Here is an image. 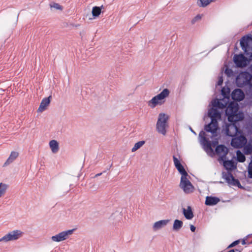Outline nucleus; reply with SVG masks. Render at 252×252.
I'll return each instance as SVG.
<instances>
[{
	"label": "nucleus",
	"instance_id": "obj_1",
	"mask_svg": "<svg viewBox=\"0 0 252 252\" xmlns=\"http://www.w3.org/2000/svg\"><path fill=\"white\" fill-rule=\"evenodd\" d=\"M208 116L211 119V122L205 126L204 129L214 134L218 129V120H220L221 115L216 108L213 107L209 110Z\"/></svg>",
	"mask_w": 252,
	"mask_h": 252
},
{
	"label": "nucleus",
	"instance_id": "obj_2",
	"mask_svg": "<svg viewBox=\"0 0 252 252\" xmlns=\"http://www.w3.org/2000/svg\"><path fill=\"white\" fill-rule=\"evenodd\" d=\"M170 92L167 89H164L160 94L153 97L148 102V106L154 108L157 105H161L165 101V98L169 95Z\"/></svg>",
	"mask_w": 252,
	"mask_h": 252
},
{
	"label": "nucleus",
	"instance_id": "obj_3",
	"mask_svg": "<svg viewBox=\"0 0 252 252\" xmlns=\"http://www.w3.org/2000/svg\"><path fill=\"white\" fill-rule=\"evenodd\" d=\"M242 49L250 60L252 59V37L251 35L243 36L240 40Z\"/></svg>",
	"mask_w": 252,
	"mask_h": 252
},
{
	"label": "nucleus",
	"instance_id": "obj_4",
	"mask_svg": "<svg viewBox=\"0 0 252 252\" xmlns=\"http://www.w3.org/2000/svg\"><path fill=\"white\" fill-rule=\"evenodd\" d=\"M169 116L164 113H160L156 125V127L159 133L165 135L166 133V128L168 127Z\"/></svg>",
	"mask_w": 252,
	"mask_h": 252
},
{
	"label": "nucleus",
	"instance_id": "obj_5",
	"mask_svg": "<svg viewBox=\"0 0 252 252\" xmlns=\"http://www.w3.org/2000/svg\"><path fill=\"white\" fill-rule=\"evenodd\" d=\"M188 175H182L181 178L180 187L186 193L192 192L193 191L194 187L190 182L187 179Z\"/></svg>",
	"mask_w": 252,
	"mask_h": 252
},
{
	"label": "nucleus",
	"instance_id": "obj_6",
	"mask_svg": "<svg viewBox=\"0 0 252 252\" xmlns=\"http://www.w3.org/2000/svg\"><path fill=\"white\" fill-rule=\"evenodd\" d=\"M23 233L21 231L19 230L12 231L2 237L0 239V241L8 242L17 240L22 236Z\"/></svg>",
	"mask_w": 252,
	"mask_h": 252
},
{
	"label": "nucleus",
	"instance_id": "obj_7",
	"mask_svg": "<svg viewBox=\"0 0 252 252\" xmlns=\"http://www.w3.org/2000/svg\"><path fill=\"white\" fill-rule=\"evenodd\" d=\"M247 142V139L244 135H240L234 137L231 141V145L236 148H241L243 147Z\"/></svg>",
	"mask_w": 252,
	"mask_h": 252
},
{
	"label": "nucleus",
	"instance_id": "obj_8",
	"mask_svg": "<svg viewBox=\"0 0 252 252\" xmlns=\"http://www.w3.org/2000/svg\"><path fill=\"white\" fill-rule=\"evenodd\" d=\"M74 229L68 230L65 231H63L58 234L53 236L51 239L54 242H60L66 240L68 236L72 234Z\"/></svg>",
	"mask_w": 252,
	"mask_h": 252
},
{
	"label": "nucleus",
	"instance_id": "obj_9",
	"mask_svg": "<svg viewBox=\"0 0 252 252\" xmlns=\"http://www.w3.org/2000/svg\"><path fill=\"white\" fill-rule=\"evenodd\" d=\"M225 131L227 135L234 137L239 132V128L235 123H232L226 125Z\"/></svg>",
	"mask_w": 252,
	"mask_h": 252
},
{
	"label": "nucleus",
	"instance_id": "obj_10",
	"mask_svg": "<svg viewBox=\"0 0 252 252\" xmlns=\"http://www.w3.org/2000/svg\"><path fill=\"white\" fill-rule=\"evenodd\" d=\"M215 151L221 160H224L226 159V156L228 153V149L226 147L223 145H218L217 146Z\"/></svg>",
	"mask_w": 252,
	"mask_h": 252
},
{
	"label": "nucleus",
	"instance_id": "obj_11",
	"mask_svg": "<svg viewBox=\"0 0 252 252\" xmlns=\"http://www.w3.org/2000/svg\"><path fill=\"white\" fill-rule=\"evenodd\" d=\"M234 62L238 67H244L247 64V59L243 54L235 55Z\"/></svg>",
	"mask_w": 252,
	"mask_h": 252
},
{
	"label": "nucleus",
	"instance_id": "obj_12",
	"mask_svg": "<svg viewBox=\"0 0 252 252\" xmlns=\"http://www.w3.org/2000/svg\"><path fill=\"white\" fill-rule=\"evenodd\" d=\"M222 177L229 184L235 186L240 184V182L238 180L235 179L230 172L223 173Z\"/></svg>",
	"mask_w": 252,
	"mask_h": 252
},
{
	"label": "nucleus",
	"instance_id": "obj_13",
	"mask_svg": "<svg viewBox=\"0 0 252 252\" xmlns=\"http://www.w3.org/2000/svg\"><path fill=\"white\" fill-rule=\"evenodd\" d=\"M232 98L237 101H240L242 100L244 97L245 94L243 92L239 89L234 90L231 94Z\"/></svg>",
	"mask_w": 252,
	"mask_h": 252
},
{
	"label": "nucleus",
	"instance_id": "obj_14",
	"mask_svg": "<svg viewBox=\"0 0 252 252\" xmlns=\"http://www.w3.org/2000/svg\"><path fill=\"white\" fill-rule=\"evenodd\" d=\"M175 166L182 175H188V173L182 166L179 159L175 156L173 157Z\"/></svg>",
	"mask_w": 252,
	"mask_h": 252
},
{
	"label": "nucleus",
	"instance_id": "obj_15",
	"mask_svg": "<svg viewBox=\"0 0 252 252\" xmlns=\"http://www.w3.org/2000/svg\"><path fill=\"white\" fill-rule=\"evenodd\" d=\"M51 98V96L50 95L48 97L44 98L39 105V107L38 108L37 111L39 112H42L44 111L46 107L49 105L50 103V98Z\"/></svg>",
	"mask_w": 252,
	"mask_h": 252
},
{
	"label": "nucleus",
	"instance_id": "obj_16",
	"mask_svg": "<svg viewBox=\"0 0 252 252\" xmlns=\"http://www.w3.org/2000/svg\"><path fill=\"white\" fill-rule=\"evenodd\" d=\"M19 156V153L17 152L12 151L11 152L10 155L8 158L7 159L6 161L3 164V166H6L13 161H14L16 158Z\"/></svg>",
	"mask_w": 252,
	"mask_h": 252
},
{
	"label": "nucleus",
	"instance_id": "obj_17",
	"mask_svg": "<svg viewBox=\"0 0 252 252\" xmlns=\"http://www.w3.org/2000/svg\"><path fill=\"white\" fill-rule=\"evenodd\" d=\"M228 120L232 123H235L243 119V117L238 114V112L228 115Z\"/></svg>",
	"mask_w": 252,
	"mask_h": 252
},
{
	"label": "nucleus",
	"instance_id": "obj_18",
	"mask_svg": "<svg viewBox=\"0 0 252 252\" xmlns=\"http://www.w3.org/2000/svg\"><path fill=\"white\" fill-rule=\"evenodd\" d=\"M220 199L216 197L207 196L206 198L205 204L207 205H214L217 204Z\"/></svg>",
	"mask_w": 252,
	"mask_h": 252
},
{
	"label": "nucleus",
	"instance_id": "obj_19",
	"mask_svg": "<svg viewBox=\"0 0 252 252\" xmlns=\"http://www.w3.org/2000/svg\"><path fill=\"white\" fill-rule=\"evenodd\" d=\"M168 221L169 220H161L157 221L154 224L153 228L155 230H158L162 228L163 226L166 225Z\"/></svg>",
	"mask_w": 252,
	"mask_h": 252
},
{
	"label": "nucleus",
	"instance_id": "obj_20",
	"mask_svg": "<svg viewBox=\"0 0 252 252\" xmlns=\"http://www.w3.org/2000/svg\"><path fill=\"white\" fill-rule=\"evenodd\" d=\"M183 214L185 217L188 220H191L193 217V214L190 206H188L187 209L183 208Z\"/></svg>",
	"mask_w": 252,
	"mask_h": 252
},
{
	"label": "nucleus",
	"instance_id": "obj_21",
	"mask_svg": "<svg viewBox=\"0 0 252 252\" xmlns=\"http://www.w3.org/2000/svg\"><path fill=\"white\" fill-rule=\"evenodd\" d=\"M49 146L53 153H56L59 150L58 142L55 140H52L49 142Z\"/></svg>",
	"mask_w": 252,
	"mask_h": 252
},
{
	"label": "nucleus",
	"instance_id": "obj_22",
	"mask_svg": "<svg viewBox=\"0 0 252 252\" xmlns=\"http://www.w3.org/2000/svg\"><path fill=\"white\" fill-rule=\"evenodd\" d=\"M203 143L205 147V150L207 153L209 152L212 153L213 152L211 142L205 137H203Z\"/></svg>",
	"mask_w": 252,
	"mask_h": 252
},
{
	"label": "nucleus",
	"instance_id": "obj_23",
	"mask_svg": "<svg viewBox=\"0 0 252 252\" xmlns=\"http://www.w3.org/2000/svg\"><path fill=\"white\" fill-rule=\"evenodd\" d=\"M238 109V108L237 106L230 104L226 108V115L228 116L233 113H237Z\"/></svg>",
	"mask_w": 252,
	"mask_h": 252
},
{
	"label": "nucleus",
	"instance_id": "obj_24",
	"mask_svg": "<svg viewBox=\"0 0 252 252\" xmlns=\"http://www.w3.org/2000/svg\"><path fill=\"white\" fill-rule=\"evenodd\" d=\"M223 161V165L227 170H232L233 168L236 167L234 162L232 160H225Z\"/></svg>",
	"mask_w": 252,
	"mask_h": 252
},
{
	"label": "nucleus",
	"instance_id": "obj_25",
	"mask_svg": "<svg viewBox=\"0 0 252 252\" xmlns=\"http://www.w3.org/2000/svg\"><path fill=\"white\" fill-rule=\"evenodd\" d=\"M103 7V5L101 7L94 6L92 8V15L94 17H98L101 12V8Z\"/></svg>",
	"mask_w": 252,
	"mask_h": 252
},
{
	"label": "nucleus",
	"instance_id": "obj_26",
	"mask_svg": "<svg viewBox=\"0 0 252 252\" xmlns=\"http://www.w3.org/2000/svg\"><path fill=\"white\" fill-rule=\"evenodd\" d=\"M183 225V223L182 221L178 220H175L173 223V228L174 230H179L181 228Z\"/></svg>",
	"mask_w": 252,
	"mask_h": 252
},
{
	"label": "nucleus",
	"instance_id": "obj_27",
	"mask_svg": "<svg viewBox=\"0 0 252 252\" xmlns=\"http://www.w3.org/2000/svg\"><path fill=\"white\" fill-rule=\"evenodd\" d=\"M244 153L246 155H250L252 154V144L248 143L246 144L244 147Z\"/></svg>",
	"mask_w": 252,
	"mask_h": 252
},
{
	"label": "nucleus",
	"instance_id": "obj_28",
	"mask_svg": "<svg viewBox=\"0 0 252 252\" xmlns=\"http://www.w3.org/2000/svg\"><path fill=\"white\" fill-rule=\"evenodd\" d=\"M214 1H215V0H198L197 3L200 7H205L209 4L211 2Z\"/></svg>",
	"mask_w": 252,
	"mask_h": 252
},
{
	"label": "nucleus",
	"instance_id": "obj_29",
	"mask_svg": "<svg viewBox=\"0 0 252 252\" xmlns=\"http://www.w3.org/2000/svg\"><path fill=\"white\" fill-rule=\"evenodd\" d=\"M237 155V159L239 162H243L246 160V157L245 155L241 153V152L239 150L237 151L236 152Z\"/></svg>",
	"mask_w": 252,
	"mask_h": 252
},
{
	"label": "nucleus",
	"instance_id": "obj_30",
	"mask_svg": "<svg viewBox=\"0 0 252 252\" xmlns=\"http://www.w3.org/2000/svg\"><path fill=\"white\" fill-rule=\"evenodd\" d=\"M212 105L214 107H218L219 108H223L225 107V105L223 104L220 100L216 99L212 103Z\"/></svg>",
	"mask_w": 252,
	"mask_h": 252
},
{
	"label": "nucleus",
	"instance_id": "obj_31",
	"mask_svg": "<svg viewBox=\"0 0 252 252\" xmlns=\"http://www.w3.org/2000/svg\"><path fill=\"white\" fill-rule=\"evenodd\" d=\"M144 143H145L144 141H139V142L136 143L135 144L134 146H133V147L132 148L131 151L132 152H135L138 149L140 148L144 144Z\"/></svg>",
	"mask_w": 252,
	"mask_h": 252
},
{
	"label": "nucleus",
	"instance_id": "obj_32",
	"mask_svg": "<svg viewBox=\"0 0 252 252\" xmlns=\"http://www.w3.org/2000/svg\"><path fill=\"white\" fill-rule=\"evenodd\" d=\"M7 189V185L2 183H0V197L5 193Z\"/></svg>",
	"mask_w": 252,
	"mask_h": 252
},
{
	"label": "nucleus",
	"instance_id": "obj_33",
	"mask_svg": "<svg viewBox=\"0 0 252 252\" xmlns=\"http://www.w3.org/2000/svg\"><path fill=\"white\" fill-rule=\"evenodd\" d=\"M50 5L51 8H54L58 10H62L63 9L62 6L57 3L54 2L53 3H51Z\"/></svg>",
	"mask_w": 252,
	"mask_h": 252
},
{
	"label": "nucleus",
	"instance_id": "obj_34",
	"mask_svg": "<svg viewBox=\"0 0 252 252\" xmlns=\"http://www.w3.org/2000/svg\"><path fill=\"white\" fill-rule=\"evenodd\" d=\"M248 176L250 178H252V160L250 163L248 167Z\"/></svg>",
	"mask_w": 252,
	"mask_h": 252
},
{
	"label": "nucleus",
	"instance_id": "obj_35",
	"mask_svg": "<svg viewBox=\"0 0 252 252\" xmlns=\"http://www.w3.org/2000/svg\"><path fill=\"white\" fill-rule=\"evenodd\" d=\"M250 236H251V235H248L246 237L244 238L243 239L241 240L242 244L244 245H246V244H248V245L252 244V243H250V242H249L248 240V238L250 237Z\"/></svg>",
	"mask_w": 252,
	"mask_h": 252
},
{
	"label": "nucleus",
	"instance_id": "obj_36",
	"mask_svg": "<svg viewBox=\"0 0 252 252\" xmlns=\"http://www.w3.org/2000/svg\"><path fill=\"white\" fill-rule=\"evenodd\" d=\"M240 242H241V240H240V239L235 241L234 242H233V243L230 244L228 246L227 248L229 249V248H233V247L236 246V245H238L240 243Z\"/></svg>",
	"mask_w": 252,
	"mask_h": 252
},
{
	"label": "nucleus",
	"instance_id": "obj_37",
	"mask_svg": "<svg viewBox=\"0 0 252 252\" xmlns=\"http://www.w3.org/2000/svg\"><path fill=\"white\" fill-rule=\"evenodd\" d=\"M201 19V16L199 14L196 15L194 18L192 20V23H194L197 20H199Z\"/></svg>",
	"mask_w": 252,
	"mask_h": 252
},
{
	"label": "nucleus",
	"instance_id": "obj_38",
	"mask_svg": "<svg viewBox=\"0 0 252 252\" xmlns=\"http://www.w3.org/2000/svg\"><path fill=\"white\" fill-rule=\"evenodd\" d=\"M243 251L242 248L240 249H231L228 251L227 252H242Z\"/></svg>",
	"mask_w": 252,
	"mask_h": 252
},
{
	"label": "nucleus",
	"instance_id": "obj_39",
	"mask_svg": "<svg viewBox=\"0 0 252 252\" xmlns=\"http://www.w3.org/2000/svg\"><path fill=\"white\" fill-rule=\"evenodd\" d=\"M222 82H223V79L222 78H220V79L218 81V85H221L222 83Z\"/></svg>",
	"mask_w": 252,
	"mask_h": 252
},
{
	"label": "nucleus",
	"instance_id": "obj_40",
	"mask_svg": "<svg viewBox=\"0 0 252 252\" xmlns=\"http://www.w3.org/2000/svg\"><path fill=\"white\" fill-rule=\"evenodd\" d=\"M190 230L192 232H194L195 231V227L194 225H190Z\"/></svg>",
	"mask_w": 252,
	"mask_h": 252
},
{
	"label": "nucleus",
	"instance_id": "obj_41",
	"mask_svg": "<svg viewBox=\"0 0 252 252\" xmlns=\"http://www.w3.org/2000/svg\"><path fill=\"white\" fill-rule=\"evenodd\" d=\"M102 174V173H98L95 175V177H97L100 176Z\"/></svg>",
	"mask_w": 252,
	"mask_h": 252
},
{
	"label": "nucleus",
	"instance_id": "obj_42",
	"mask_svg": "<svg viewBox=\"0 0 252 252\" xmlns=\"http://www.w3.org/2000/svg\"><path fill=\"white\" fill-rule=\"evenodd\" d=\"M228 71H229L228 69H227L225 70V72L226 73H228Z\"/></svg>",
	"mask_w": 252,
	"mask_h": 252
},
{
	"label": "nucleus",
	"instance_id": "obj_43",
	"mask_svg": "<svg viewBox=\"0 0 252 252\" xmlns=\"http://www.w3.org/2000/svg\"><path fill=\"white\" fill-rule=\"evenodd\" d=\"M222 93L223 94H224V91H223V89H222Z\"/></svg>",
	"mask_w": 252,
	"mask_h": 252
}]
</instances>
